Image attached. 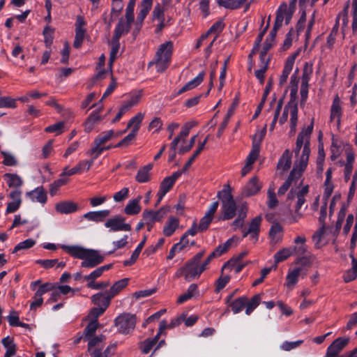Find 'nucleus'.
I'll list each match as a JSON object with an SVG mask.
<instances>
[{
	"label": "nucleus",
	"instance_id": "1",
	"mask_svg": "<svg viewBox=\"0 0 357 357\" xmlns=\"http://www.w3.org/2000/svg\"><path fill=\"white\" fill-rule=\"evenodd\" d=\"M217 197L222 203L219 220H231L236 215L237 206L231 195V188L229 184H225L223 189L218 192Z\"/></svg>",
	"mask_w": 357,
	"mask_h": 357
},
{
	"label": "nucleus",
	"instance_id": "2",
	"mask_svg": "<svg viewBox=\"0 0 357 357\" xmlns=\"http://www.w3.org/2000/svg\"><path fill=\"white\" fill-rule=\"evenodd\" d=\"M204 255V251L197 253L191 259L188 260L183 266L179 268L176 272V277H184L186 282H190L199 278L204 271L199 265L201 259Z\"/></svg>",
	"mask_w": 357,
	"mask_h": 357
},
{
	"label": "nucleus",
	"instance_id": "3",
	"mask_svg": "<svg viewBox=\"0 0 357 357\" xmlns=\"http://www.w3.org/2000/svg\"><path fill=\"white\" fill-rule=\"evenodd\" d=\"M172 50V41H167L162 44L156 52L154 61L149 62V67L155 64L158 73L165 72L169 65Z\"/></svg>",
	"mask_w": 357,
	"mask_h": 357
},
{
	"label": "nucleus",
	"instance_id": "4",
	"mask_svg": "<svg viewBox=\"0 0 357 357\" xmlns=\"http://www.w3.org/2000/svg\"><path fill=\"white\" fill-rule=\"evenodd\" d=\"M115 325L119 332L128 334L134 331L136 325V316L129 313H123L115 319Z\"/></svg>",
	"mask_w": 357,
	"mask_h": 357
},
{
	"label": "nucleus",
	"instance_id": "5",
	"mask_svg": "<svg viewBox=\"0 0 357 357\" xmlns=\"http://www.w3.org/2000/svg\"><path fill=\"white\" fill-rule=\"evenodd\" d=\"M105 256L101 255L96 250L87 249L81 266L84 268H94L103 262Z\"/></svg>",
	"mask_w": 357,
	"mask_h": 357
},
{
	"label": "nucleus",
	"instance_id": "6",
	"mask_svg": "<svg viewBox=\"0 0 357 357\" xmlns=\"http://www.w3.org/2000/svg\"><path fill=\"white\" fill-rule=\"evenodd\" d=\"M167 328V321L162 320L160 323V327L158 333L153 338H147L142 342L139 345V349L143 354H148L152 349L153 346L158 342L161 334Z\"/></svg>",
	"mask_w": 357,
	"mask_h": 357
},
{
	"label": "nucleus",
	"instance_id": "7",
	"mask_svg": "<svg viewBox=\"0 0 357 357\" xmlns=\"http://www.w3.org/2000/svg\"><path fill=\"white\" fill-rule=\"evenodd\" d=\"M125 218L121 215H115L112 218L108 219L105 225L106 227L110 228L112 231H127L132 229L129 223L125 222Z\"/></svg>",
	"mask_w": 357,
	"mask_h": 357
},
{
	"label": "nucleus",
	"instance_id": "8",
	"mask_svg": "<svg viewBox=\"0 0 357 357\" xmlns=\"http://www.w3.org/2000/svg\"><path fill=\"white\" fill-rule=\"evenodd\" d=\"M314 126V119H312L311 123L306 128H303L298 135L296 142V147L294 149V152L296 156H298L301 149L303 145L304 146L307 137L310 139L311 134L313 131Z\"/></svg>",
	"mask_w": 357,
	"mask_h": 357
},
{
	"label": "nucleus",
	"instance_id": "9",
	"mask_svg": "<svg viewBox=\"0 0 357 357\" xmlns=\"http://www.w3.org/2000/svg\"><path fill=\"white\" fill-rule=\"evenodd\" d=\"M103 106L99 105L98 107L93 112L84 123V131L87 133L91 132L95 125L99 123L104 116H101L99 113L102 110Z\"/></svg>",
	"mask_w": 357,
	"mask_h": 357
},
{
	"label": "nucleus",
	"instance_id": "10",
	"mask_svg": "<svg viewBox=\"0 0 357 357\" xmlns=\"http://www.w3.org/2000/svg\"><path fill=\"white\" fill-rule=\"evenodd\" d=\"M261 188V185L259 183V180L257 176H254L248 181V183L243 188L241 195L243 197H248L253 196L258 193Z\"/></svg>",
	"mask_w": 357,
	"mask_h": 357
},
{
	"label": "nucleus",
	"instance_id": "11",
	"mask_svg": "<svg viewBox=\"0 0 357 357\" xmlns=\"http://www.w3.org/2000/svg\"><path fill=\"white\" fill-rule=\"evenodd\" d=\"M112 299L106 291L95 294L91 297V303L94 305L105 309L109 306Z\"/></svg>",
	"mask_w": 357,
	"mask_h": 357
},
{
	"label": "nucleus",
	"instance_id": "12",
	"mask_svg": "<svg viewBox=\"0 0 357 357\" xmlns=\"http://www.w3.org/2000/svg\"><path fill=\"white\" fill-rule=\"evenodd\" d=\"M132 23L126 20L122 17H120L112 38L119 40L123 35L128 33L130 31Z\"/></svg>",
	"mask_w": 357,
	"mask_h": 357
},
{
	"label": "nucleus",
	"instance_id": "13",
	"mask_svg": "<svg viewBox=\"0 0 357 357\" xmlns=\"http://www.w3.org/2000/svg\"><path fill=\"white\" fill-rule=\"evenodd\" d=\"M55 210L61 214H68L77 211L78 206L73 201H63L56 204Z\"/></svg>",
	"mask_w": 357,
	"mask_h": 357
},
{
	"label": "nucleus",
	"instance_id": "14",
	"mask_svg": "<svg viewBox=\"0 0 357 357\" xmlns=\"http://www.w3.org/2000/svg\"><path fill=\"white\" fill-rule=\"evenodd\" d=\"M142 198V196L139 195L137 198L130 200L125 206L123 212L128 215H135L139 214L142 210L139 204Z\"/></svg>",
	"mask_w": 357,
	"mask_h": 357
},
{
	"label": "nucleus",
	"instance_id": "15",
	"mask_svg": "<svg viewBox=\"0 0 357 357\" xmlns=\"http://www.w3.org/2000/svg\"><path fill=\"white\" fill-rule=\"evenodd\" d=\"M349 342V337H338L330 344L327 349V352L331 353L332 354L331 356H334V354H339L347 345Z\"/></svg>",
	"mask_w": 357,
	"mask_h": 357
},
{
	"label": "nucleus",
	"instance_id": "16",
	"mask_svg": "<svg viewBox=\"0 0 357 357\" xmlns=\"http://www.w3.org/2000/svg\"><path fill=\"white\" fill-rule=\"evenodd\" d=\"M283 227L282 226L275 222L272 225L269 231V237L273 244L280 243L282 240Z\"/></svg>",
	"mask_w": 357,
	"mask_h": 357
},
{
	"label": "nucleus",
	"instance_id": "17",
	"mask_svg": "<svg viewBox=\"0 0 357 357\" xmlns=\"http://www.w3.org/2000/svg\"><path fill=\"white\" fill-rule=\"evenodd\" d=\"M153 164H149L140 167L135 176V180L140 183L150 181L151 179V174L150 172L153 169Z\"/></svg>",
	"mask_w": 357,
	"mask_h": 357
},
{
	"label": "nucleus",
	"instance_id": "18",
	"mask_svg": "<svg viewBox=\"0 0 357 357\" xmlns=\"http://www.w3.org/2000/svg\"><path fill=\"white\" fill-rule=\"evenodd\" d=\"M26 195L30 197L33 201H37L41 204H45L47 202V192L43 186H40L26 192Z\"/></svg>",
	"mask_w": 357,
	"mask_h": 357
},
{
	"label": "nucleus",
	"instance_id": "19",
	"mask_svg": "<svg viewBox=\"0 0 357 357\" xmlns=\"http://www.w3.org/2000/svg\"><path fill=\"white\" fill-rule=\"evenodd\" d=\"M179 219L174 216H169L163 227V234L165 236H171L178 227Z\"/></svg>",
	"mask_w": 357,
	"mask_h": 357
},
{
	"label": "nucleus",
	"instance_id": "20",
	"mask_svg": "<svg viewBox=\"0 0 357 357\" xmlns=\"http://www.w3.org/2000/svg\"><path fill=\"white\" fill-rule=\"evenodd\" d=\"M62 249L72 257L84 259L87 249L77 245H62Z\"/></svg>",
	"mask_w": 357,
	"mask_h": 357
},
{
	"label": "nucleus",
	"instance_id": "21",
	"mask_svg": "<svg viewBox=\"0 0 357 357\" xmlns=\"http://www.w3.org/2000/svg\"><path fill=\"white\" fill-rule=\"evenodd\" d=\"M291 165V153L289 149H286L277 165V168L278 169H282L283 172H286L289 170Z\"/></svg>",
	"mask_w": 357,
	"mask_h": 357
},
{
	"label": "nucleus",
	"instance_id": "22",
	"mask_svg": "<svg viewBox=\"0 0 357 357\" xmlns=\"http://www.w3.org/2000/svg\"><path fill=\"white\" fill-rule=\"evenodd\" d=\"M129 278H123L116 281L110 287L109 290H107V294H109L112 298L121 291L126 287L128 286Z\"/></svg>",
	"mask_w": 357,
	"mask_h": 357
},
{
	"label": "nucleus",
	"instance_id": "23",
	"mask_svg": "<svg viewBox=\"0 0 357 357\" xmlns=\"http://www.w3.org/2000/svg\"><path fill=\"white\" fill-rule=\"evenodd\" d=\"M205 76V72H201L195 78L185 84L177 93L178 95L192 89L199 85L204 80Z\"/></svg>",
	"mask_w": 357,
	"mask_h": 357
},
{
	"label": "nucleus",
	"instance_id": "24",
	"mask_svg": "<svg viewBox=\"0 0 357 357\" xmlns=\"http://www.w3.org/2000/svg\"><path fill=\"white\" fill-rule=\"evenodd\" d=\"M342 116V108L340 107V100L337 95L334 98L331 109V121L337 116V126L340 124V119Z\"/></svg>",
	"mask_w": 357,
	"mask_h": 357
},
{
	"label": "nucleus",
	"instance_id": "25",
	"mask_svg": "<svg viewBox=\"0 0 357 357\" xmlns=\"http://www.w3.org/2000/svg\"><path fill=\"white\" fill-rule=\"evenodd\" d=\"M256 141L257 136L255 135L253 138L252 150L246 159V163H248V165L252 166L259 155L260 145L257 144Z\"/></svg>",
	"mask_w": 357,
	"mask_h": 357
},
{
	"label": "nucleus",
	"instance_id": "26",
	"mask_svg": "<svg viewBox=\"0 0 357 357\" xmlns=\"http://www.w3.org/2000/svg\"><path fill=\"white\" fill-rule=\"evenodd\" d=\"M262 220L261 215L254 218L249 225L248 232H250V236L257 239L260 231V225Z\"/></svg>",
	"mask_w": 357,
	"mask_h": 357
},
{
	"label": "nucleus",
	"instance_id": "27",
	"mask_svg": "<svg viewBox=\"0 0 357 357\" xmlns=\"http://www.w3.org/2000/svg\"><path fill=\"white\" fill-rule=\"evenodd\" d=\"M310 139H308V137H307L306 142L303 146L302 154L300 157V160H299V162H298V164L301 165L303 169H306L307 164H308L309 157H310Z\"/></svg>",
	"mask_w": 357,
	"mask_h": 357
},
{
	"label": "nucleus",
	"instance_id": "28",
	"mask_svg": "<svg viewBox=\"0 0 357 357\" xmlns=\"http://www.w3.org/2000/svg\"><path fill=\"white\" fill-rule=\"evenodd\" d=\"M110 212L109 210H103L99 211H91L85 213L84 217L91 221L100 222L104 220L105 218L109 215Z\"/></svg>",
	"mask_w": 357,
	"mask_h": 357
},
{
	"label": "nucleus",
	"instance_id": "29",
	"mask_svg": "<svg viewBox=\"0 0 357 357\" xmlns=\"http://www.w3.org/2000/svg\"><path fill=\"white\" fill-rule=\"evenodd\" d=\"M146 238H147V236H144L142 241L140 242V243L138 245V246L136 248V249L132 252L130 258L129 259L125 260L123 261L124 266H129L135 263L137 258L139 257V255L142 248H144V246L146 243Z\"/></svg>",
	"mask_w": 357,
	"mask_h": 357
},
{
	"label": "nucleus",
	"instance_id": "30",
	"mask_svg": "<svg viewBox=\"0 0 357 357\" xmlns=\"http://www.w3.org/2000/svg\"><path fill=\"white\" fill-rule=\"evenodd\" d=\"M246 0H218L219 6L227 9L234 10L241 8Z\"/></svg>",
	"mask_w": 357,
	"mask_h": 357
},
{
	"label": "nucleus",
	"instance_id": "31",
	"mask_svg": "<svg viewBox=\"0 0 357 357\" xmlns=\"http://www.w3.org/2000/svg\"><path fill=\"white\" fill-rule=\"evenodd\" d=\"M3 177L6 179L9 188H20L23 183L22 178L17 174L6 173Z\"/></svg>",
	"mask_w": 357,
	"mask_h": 357
},
{
	"label": "nucleus",
	"instance_id": "32",
	"mask_svg": "<svg viewBox=\"0 0 357 357\" xmlns=\"http://www.w3.org/2000/svg\"><path fill=\"white\" fill-rule=\"evenodd\" d=\"M247 300L248 298L246 296L239 297L230 302L229 306L231 307V310L234 314H237L241 312L244 307H246Z\"/></svg>",
	"mask_w": 357,
	"mask_h": 357
},
{
	"label": "nucleus",
	"instance_id": "33",
	"mask_svg": "<svg viewBox=\"0 0 357 357\" xmlns=\"http://www.w3.org/2000/svg\"><path fill=\"white\" fill-rule=\"evenodd\" d=\"M110 43L112 45V49L109 54L108 66L112 71V65L116 59V54L120 48V43L119 40L112 38Z\"/></svg>",
	"mask_w": 357,
	"mask_h": 357
},
{
	"label": "nucleus",
	"instance_id": "34",
	"mask_svg": "<svg viewBox=\"0 0 357 357\" xmlns=\"http://www.w3.org/2000/svg\"><path fill=\"white\" fill-rule=\"evenodd\" d=\"M198 287L196 284H192L189 286L187 292L181 294L177 299V303L181 304L184 303L185 301L190 299L195 293L197 292Z\"/></svg>",
	"mask_w": 357,
	"mask_h": 357
},
{
	"label": "nucleus",
	"instance_id": "35",
	"mask_svg": "<svg viewBox=\"0 0 357 357\" xmlns=\"http://www.w3.org/2000/svg\"><path fill=\"white\" fill-rule=\"evenodd\" d=\"M86 162L84 160L80 161L75 167L72 168L71 169H68V167H66L63 172L61 174L60 176H73L76 174H79L82 172L84 167L86 166Z\"/></svg>",
	"mask_w": 357,
	"mask_h": 357
},
{
	"label": "nucleus",
	"instance_id": "36",
	"mask_svg": "<svg viewBox=\"0 0 357 357\" xmlns=\"http://www.w3.org/2000/svg\"><path fill=\"white\" fill-rule=\"evenodd\" d=\"M305 170V169H303L300 164L297 165L295 163L287 181H289L291 183H292L293 181H296L302 176Z\"/></svg>",
	"mask_w": 357,
	"mask_h": 357
},
{
	"label": "nucleus",
	"instance_id": "37",
	"mask_svg": "<svg viewBox=\"0 0 357 357\" xmlns=\"http://www.w3.org/2000/svg\"><path fill=\"white\" fill-rule=\"evenodd\" d=\"M99 326L100 324L98 320H91L84 331L85 338L90 339L92 337L95 335V333Z\"/></svg>",
	"mask_w": 357,
	"mask_h": 357
},
{
	"label": "nucleus",
	"instance_id": "38",
	"mask_svg": "<svg viewBox=\"0 0 357 357\" xmlns=\"http://www.w3.org/2000/svg\"><path fill=\"white\" fill-rule=\"evenodd\" d=\"M293 255L291 247L285 248L282 250H280L277 252L274 255V260L275 264H278L282 262L287 259H288L290 256Z\"/></svg>",
	"mask_w": 357,
	"mask_h": 357
},
{
	"label": "nucleus",
	"instance_id": "39",
	"mask_svg": "<svg viewBox=\"0 0 357 357\" xmlns=\"http://www.w3.org/2000/svg\"><path fill=\"white\" fill-rule=\"evenodd\" d=\"M261 296L260 294H255L252 298L246 301L245 314H250L260 303Z\"/></svg>",
	"mask_w": 357,
	"mask_h": 357
},
{
	"label": "nucleus",
	"instance_id": "40",
	"mask_svg": "<svg viewBox=\"0 0 357 357\" xmlns=\"http://www.w3.org/2000/svg\"><path fill=\"white\" fill-rule=\"evenodd\" d=\"M209 138V135H207L206 137L204 139V140L199 143L197 149L194 152L192 155L188 159V160L186 162L185 168H189L192 163L194 162L195 158L200 154V153L204 150L206 144L207 143Z\"/></svg>",
	"mask_w": 357,
	"mask_h": 357
},
{
	"label": "nucleus",
	"instance_id": "41",
	"mask_svg": "<svg viewBox=\"0 0 357 357\" xmlns=\"http://www.w3.org/2000/svg\"><path fill=\"white\" fill-rule=\"evenodd\" d=\"M153 3L146 4L144 1H142L140 4L141 10L137 17V23L143 24V22L149 13Z\"/></svg>",
	"mask_w": 357,
	"mask_h": 357
},
{
	"label": "nucleus",
	"instance_id": "42",
	"mask_svg": "<svg viewBox=\"0 0 357 357\" xmlns=\"http://www.w3.org/2000/svg\"><path fill=\"white\" fill-rule=\"evenodd\" d=\"M54 29L50 26H46L44 28L43 34L44 36V43L45 46L48 48L50 47L53 43Z\"/></svg>",
	"mask_w": 357,
	"mask_h": 357
},
{
	"label": "nucleus",
	"instance_id": "43",
	"mask_svg": "<svg viewBox=\"0 0 357 357\" xmlns=\"http://www.w3.org/2000/svg\"><path fill=\"white\" fill-rule=\"evenodd\" d=\"M315 259V256L312 255L311 253H307L302 257H298L295 261L296 264H300L301 266H311L314 260Z\"/></svg>",
	"mask_w": 357,
	"mask_h": 357
},
{
	"label": "nucleus",
	"instance_id": "44",
	"mask_svg": "<svg viewBox=\"0 0 357 357\" xmlns=\"http://www.w3.org/2000/svg\"><path fill=\"white\" fill-rule=\"evenodd\" d=\"M301 267H298L289 272L287 276V285H295L298 281V278L301 271Z\"/></svg>",
	"mask_w": 357,
	"mask_h": 357
},
{
	"label": "nucleus",
	"instance_id": "45",
	"mask_svg": "<svg viewBox=\"0 0 357 357\" xmlns=\"http://www.w3.org/2000/svg\"><path fill=\"white\" fill-rule=\"evenodd\" d=\"M174 183L170 180V178H165L160 185V189L158 192L162 195H165L174 186Z\"/></svg>",
	"mask_w": 357,
	"mask_h": 357
},
{
	"label": "nucleus",
	"instance_id": "46",
	"mask_svg": "<svg viewBox=\"0 0 357 357\" xmlns=\"http://www.w3.org/2000/svg\"><path fill=\"white\" fill-rule=\"evenodd\" d=\"M68 182V178H59L54 181L50 185V194L51 196L56 195L59 188L66 184Z\"/></svg>",
	"mask_w": 357,
	"mask_h": 357
},
{
	"label": "nucleus",
	"instance_id": "47",
	"mask_svg": "<svg viewBox=\"0 0 357 357\" xmlns=\"http://www.w3.org/2000/svg\"><path fill=\"white\" fill-rule=\"evenodd\" d=\"M36 243V241L32 238L26 239L18 243L13 249L12 253H16L21 250H26L32 248Z\"/></svg>",
	"mask_w": 357,
	"mask_h": 357
},
{
	"label": "nucleus",
	"instance_id": "48",
	"mask_svg": "<svg viewBox=\"0 0 357 357\" xmlns=\"http://www.w3.org/2000/svg\"><path fill=\"white\" fill-rule=\"evenodd\" d=\"M189 243V241L186 240L185 242H181V240H180V242L174 244L172 248L170 249L169 255L167 257V259L169 260L174 258L175 255V252L176 250H178L179 251L183 250Z\"/></svg>",
	"mask_w": 357,
	"mask_h": 357
},
{
	"label": "nucleus",
	"instance_id": "49",
	"mask_svg": "<svg viewBox=\"0 0 357 357\" xmlns=\"http://www.w3.org/2000/svg\"><path fill=\"white\" fill-rule=\"evenodd\" d=\"M165 8L164 6H162L160 3L155 5L152 13L153 20H165Z\"/></svg>",
	"mask_w": 357,
	"mask_h": 357
},
{
	"label": "nucleus",
	"instance_id": "50",
	"mask_svg": "<svg viewBox=\"0 0 357 357\" xmlns=\"http://www.w3.org/2000/svg\"><path fill=\"white\" fill-rule=\"evenodd\" d=\"M85 33L86 29H78L77 30H75V36L73 43V47L75 49H79L82 47Z\"/></svg>",
	"mask_w": 357,
	"mask_h": 357
},
{
	"label": "nucleus",
	"instance_id": "51",
	"mask_svg": "<svg viewBox=\"0 0 357 357\" xmlns=\"http://www.w3.org/2000/svg\"><path fill=\"white\" fill-rule=\"evenodd\" d=\"M213 219V216L206 213L205 215L201 218L198 225L199 227V232H203L207 230L210 224L212 222Z\"/></svg>",
	"mask_w": 357,
	"mask_h": 357
},
{
	"label": "nucleus",
	"instance_id": "52",
	"mask_svg": "<svg viewBox=\"0 0 357 357\" xmlns=\"http://www.w3.org/2000/svg\"><path fill=\"white\" fill-rule=\"evenodd\" d=\"M114 133V130H110L109 131L103 132L102 135L97 137L94 140L96 141V142H97L98 146H101L107 142L109 140H110L111 138L113 137Z\"/></svg>",
	"mask_w": 357,
	"mask_h": 357
},
{
	"label": "nucleus",
	"instance_id": "53",
	"mask_svg": "<svg viewBox=\"0 0 357 357\" xmlns=\"http://www.w3.org/2000/svg\"><path fill=\"white\" fill-rule=\"evenodd\" d=\"M142 218L145 222V225L147 226V230L150 231L153 227L155 222H157L155 218L152 217L151 213L148 212V210L144 211Z\"/></svg>",
	"mask_w": 357,
	"mask_h": 357
},
{
	"label": "nucleus",
	"instance_id": "54",
	"mask_svg": "<svg viewBox=\"0 0 357 357\" xmlns=\"http://www.w3.org/2000/svg\"><path fill=\"white\" fill-rule=\"evenodd\" d=\"M143 117L144 115L142 113H138L137 115H135L129 121L126 129L124 131H123L122 133L126 132L127 130L129 129L132 125H134V126H137L138 131L140 127V124L142 121Z\"/></svg>",
	"mask_w": 357,
	"mask_h": 357
},
{
	"label": "nucleus",
	"instance_id": "55",
	"mask_svg": "<svg viewBox=\"0 0 357 357\" xmlns=\"http://www.w3.org/2000/svg\"><path fill=\"white\" fill-rule=\"evenodd\" d=\"M16 107V100L8 96L0 97V107H10L15 108Z\"/></svg>",
	"mask_w": 357,
	"mask_h": 357
},
{
	"label": "nucleus",
	"instance_id": "56",
	"mask_svg": "<svg viewBox=\"0 0 357 357\" xmlns=\"http://www.w3.org/2000/svg\"><path fill=\"white\" fill-rule=\"evenodd\" d=\"M56 288V284L53 283L46 282L42 284L36 291L37 296H42L47 291H52Z\"/></svg>",
	"mask_w": 357,
	"mask_h": 357
},
{
	"label": "nucleus",
	"instance_id": "57",
	"mask_svg": "<svg viewBox=\"0 0 357 357\" xmlns=\"http://www.w3.org/2000/svg\"><path fill=\"white\" fill-rule=\"evenodd\" d=\"M199 232V227L197 225L196 221L192 223L190 229H189L184 234L181 236V242H185L188 236H195Z\"/></svg>",
	"mask_w": 357,
	"mask_h": 357
},
{
	"label": "nucleus",
	"instance_id": "58",
	"mask_svg": "<svg viewBox=\"0 0 357 357\" xmlns=\"http://www.w3.org/2000/svg\"><path fill=\"white\" fill-rule=\"evenodd\" d=\"M270 61V59H267V61L265 62V64L263 67L257 70H255V75L256 77L259 80L261 84H264V74L268 68V63Z\"/></svg>",
	"mask_w": 357,
	"mask_h": 357
},
{
	"label": "nucleus",
	"instance_id": "59",
	"mask_svg": "<svg viewBox=\"0 0 357 357\" xmlns=\"http://www.w3.org/2000/svg\"><path fill=\"white\" fill-rule=\"evenodd\" d=\"M65 123L63 121L58 122L55 124L51 125L45 128V131L46 132H57L56 135L62 133V129L64 128Z\"/></svg>",
	"mask_w": 357,
	"mask_h": 357
},
{
	"label": "nucleus",
	"instance_id": "60",
	"mask_svg": "<svg viewBox=\"0 0 357 357\" xmlns=\"http://www.w3.org/2000/svg\"><path fill=\"white\" fill-rule=\"evenodd\" d=\"M1 155L3 156V164L6 166H15L17 165V160L15 157L5 151H1Z\"/></svg>",
	"mask_w": 357,
	"mask_h": 357
},
{
	"label": "nucleus",
	"instance_id": "61",
	"mask_svg": "<svg viewBox=\"0 0 357 357\" xmlns=\"http://www.w3.org/2000/svg\"><path fill=\"white\" fill-rule=\"evenodd\" d=\"M291 251L293 255H296L298 257H302L305 255H307V253H310L307 251V246L305 244L301 245L300 246H293L291 247Z\"/></svg>",
	"mask_w": 357,
	"mask_h": 357
},
{
	"label": "nucleus",
	"instance_id": "62",
	"mask_svg": "<svg viewBox=\"0 0 357 357\" xmlns=\"http://www.w3.org/2000/svg\"><path fill=\"white\" fill-rule=\"evenodd\" d=\"M109 285L110 282L107 280L100 282H88L86 287L92 289H103L106 287H108Z\"/></svg>",
	"mask_w": 357,
	"mask_h": 357
},
{
	"label": "nucleus",
	"instance_id": "63",
	"mask_svg": "<svg viewBox=\"0 0 357 357\" xmlns=\"http://www.w3.org/2000/svg\"><path fill=\"white\" fill-rule=\"evenodd\" d=\"M129 190L128 188H123L120 191L114 195V200L116 202H120L128 197Z\"/></svg>",
	"mask_w": 357,
	"mask_h": 357
},
{
	"label": "nucleus",
	"instance_id": "64",
	"mask_svg": "<svg viewBox=\"0 0 357 357\" xmlns=\"http://www.w3.org/2000/svg\"><path fill=\"white\" fill-rule=\"evenodd\" d=\"M61 63L63 64H67L68 63L69 56H70V46L68 43L66 41L64 43L63 49L61 52Z\"/></svg>",
	"mask_w": 357,
	"mask_h": 357
}]
</instances>
